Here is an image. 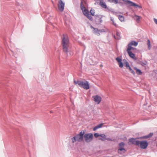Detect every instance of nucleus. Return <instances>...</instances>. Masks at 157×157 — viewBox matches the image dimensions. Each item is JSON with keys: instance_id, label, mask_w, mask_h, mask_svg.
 Returning a JSON list of instances; mask_svg holds the SVG:
<instances>
[{"instance_id": "obj_1", "label": "nucleus", "mask_w": 157, "mask_h": 157, "mask_svg": "<svg viewBox=\"0 0 157 157\" xmlns=\"http://www.w3.org/2000/svg\"><path fill=\"white\" fill-rule=\"evenodd\" d=\"M69 40L67 35L63 34L62 39V45L63 51L67 54L68 52Z\"/></svg>"}, {"instance_id": "obj_2", "label": "nucleus", "mask_w": 157, "mask_h": 157, "mask_svg": "<svg viewBox=\"0 0 157 157\" xmlns=\"http://www.w3.org/2000/svg\"><path fill=\"white\" fill-rule=\"evenodd\" d=\"M85 132L84 131H81L79 134L76 135L71 138L73 143L76 141L80 142L82 141L84 139V135Z\"/></svg>"}, {"instance_id": "obj_3", "label": "nucleus", "mask_w": 157, "mask_h": 157, "mask_svg": "<svg viewBox=\"0 0 157 157\" xmlns=\"http://www.w3.org/2000/svg\"><path fill=\"white\" fill-rule=\"evenodd\" d=\"M74 82L75 85L78 84L80 87L86 90L90 88L89 82L87 81H86L85 82H84L82 81H76L75 80H74Z\"/></svg>"}, {"instance_id": "obj_4", "label": "nucleus", "mask_w": 157, "mask_h": 157, "mask_svg": "<svg viewBox=\"0 0 157 157\" xmlns=\"http://www.w3.org/2000/svg\"><path fill=\"white\" fill-rule=\"evenodd\" d=\"M81 8L82 11V12L86 16L87 15H89V10L86 9L85 6H84V4L86 5V1L84 0H81Z\"/></svg>"}, {"instance_id": "obj_5", "label": "nucleus", "mask_w": 157, "mask_h": 157, "mask_svg": "<svg viewBox=\"0 0 157 157\" xmlns=\"http://www.w3.org/2000/svg\"><path fill=\"white\" fill-rule=\"evenodd\" d=\"M85 140L86 143L90 142L93 139V135L91 133H86L84 135Z\"/></svg>"}, {"instance_id": "obj_6", "label": "nucleus", "mask_w": 157, "mask_h": 157, "mask_svg": "<svg viewBox=\"0 0 157 157\" xmlns=\"http://www.w3.org/2000/svg\"><path fill=\"white\" fill-rule=\"evenodd\" d=\"M124 143L123 142H121L119 144V148L118 150V151L119 154H124L126 151V150L124 148Z\"/></svg>"}, {"instance_id": "obj_7", "label": "nucleus", "mask_w": 157, "mask_h": 157, "mask_svg": "<svg viewBox=\"0 0 157 157\" xmlns=\"http://www.w3.org/2000/svg\"><path fill=\"white\" fill-rule=\"evenodd\" d=\"M103 16L100 15H95L94 21L96 24L97 25H99L102 22V18Z\"/></svg>"}, {"instance_id": "obj_8", "label": "nucleus", "mask_w": 157, "mask_h": 157, "mask_svg": "<svg viewBox=\"0 0 157 157\" xmlns=\"http://www.w3.org/2000/svg\"><path fill=\"white\" fill-rule=\"evenodd\" d=\"M123 1L125 2H126V4L129 5L130 6H134L135 7H138L139 8H141L142 6H139V5L136 4L128 0H123Z\"/></svg>"}, {"instance_id": "obj_9", "label": "nucleus", "mask_w": 157, "mask_h": 157, "mask_svg": "<svg viewBox=\"0 0 157 157\" xmlns=\"http://www.w3.org/2000/svg\"><path fill=\"white\" fill-rule=\"evenodd\" d=\"M148 145V143L146 140L140 141L139 146H140L141 148L145 149L147 148Z\"/></svg>"}, {"instance_id": "obj_10", "label": "nucleus", "mask_w": 157, "mask_h": 157, "mask_svg": "<svg viewBox=\"0 0 157 157\" xmlns=\"http://www.w3.org/2000/svg\"><path fill=\"white\" fill-rule=\"evenodd\" d=\"M65 3L62 0H59L58 5V9L61 12H62L64 8Z\"/></svg>"}, {"instance_id": "obj_11", "label": "nucleus", "mask_w": 157, "mask_h": 157, "mask_svg": "<svg viewBox=\"0 0 157 157\" xmlns=\"http://www.w3.org/2000/svg\"><path fill=\"white\" fill-rule=\"evenodd\" d=\"M137 139L134 138H131L129 139V141L130 142L132 143V144H135L139 146V144L140 141L136 140Z\"/></svg>"}, {"instance_id": "obj_12", "label": "nucleus", "mask_w": 157, "mask_h": 157, "mask_svg": "<svg viewBox=\"0 0 157 157\" xmlns=\"http://www.w3.org/2000/svg\"><path fill=\"white\" fill-rule=\"evenodd\" d=\"M93 97L94 98V101L98 104H99L100 102L101 98L99 95H97L95 96H93Z\"/></svg>"}, {"instance_id": "obj_13", "label": "nucleus", "mask_w": 157, "mask_h": 157, "mask_svg": "<svg viewBox=\"0 0 157 157\" xmlns=\"http://www.w3.org/2000/svg\"><path fill=\"white\" fill-rule=\"evenodd\" d=\"M90 27L94 30L93 33H94L96 34L98 36L100 35V33H99V30L97 28H96L93 27L91 25L90 26Z\"/></svg>"}, {"instance_id": "obj_14", "label": "nucleus", "mask_w": 157, "mask_h": 157, "mask_svg": "<svg viewBox=\"0 0 157 157\" xmlns=\"http://www.w3.org/2000/svg\"><path fill=\"white\" fill-rule=\"evenodd\" d=\"M128 52V55H129V56L130 57H131L135 59H136V58L135 57V54L132 53V52H131V51L128 52Z\"/></svg>"}, {"instance_id": "obj_15", "label": "nucleus", "mask_w": 157, "mask_h": 157, "mask_svg": "<svg viewBox=\"0 0 157 157\" xmlns=\"http://www.w3.org/2000/svg\"><path fill=\"white\" fill-rule=\"evenodd\" d=\"M113 36L115 39L117 40H120L121 38L120 33L119 32H117L116 36L114 35Z\"/></svg>"}, {"instance_id": "obj_16", "label": "nucleus", "mask_w": 157, "mask_h": 157, "mask_svg": "<svg viewBox=\"0 0 157 157\" xmlns=\"http://www.w3.org/2000/svg\"><path fill=\"white\" fill-rule=\"evenodd\" d=\"M100 136L101 138H99V140H101L102 141H105L106 140V136L104 134H100Z\"/></svg>"}, {"instance_id": "obj_17", "label": "nucleus", "mask_w": 157, "mask_h": 157, "mask_svg": "<svg viewBox=\"0 0 157 157\" xmlns=\"http://www.w3.org/2000/svg\"><path fill=\"white\" fill-rule=\"evenodd\" d=\"M100 4L102 7L105 9H106L107 8V5L105 3L103 2V1H100Z\"/></svg>"}, {"instance_id": "obj_18", "label": "nucleus", "mask_w": 157, "mask_h": 157, "mask_svg": "<svg viewBox=\"0 0 157 157\" xmlns=\"http://www.w3.org/2000/svg\"><path fill=\"white\" fill-rule=\"evenodd\" d=\"M132 44H131L130 43L128 44V48L127 50V52H130L131 49H133V48L132 47Z\"/></svg>"}, {"instance_id": "obj_19", "label": "nucleus", "mask_w": 157, "mask_h": 157, "mask_svg": "<svg viewBox=\"0 0 157 157\" xmlns=\"http://www.w3.org/2000/svg\"><path fill=\"white\" fill-rule=\"evenodd\" d=\"M135 70L136 71V73H137L139 75H140L142 74V72L141 70L139 69H137V68L135 67Z\"/></svg>"}, {"instance_id": "obj_20", "label": "nucleus", "mask_w": 157, "mask_h": 157, "mask_svg": "<svg viewBox=\"0 0 157 157\" xmlns=\"http://www.w3.org/2000/svg\"><path fill=\"white\" fill-rule=\"evenodd\" d=\"M124 61H125L124 62L125 64V66L127 68H128L130 67L128 62L125 59L123 60Z\"/></svg>"}, {"instance_id": "obj_21", "label": "nucleus", "mask_w": 157, "mask_h": 157, "mask_svg": "<svg viewBox=\"0 0 157 157\" xmlns=\"http://www.w3.org/2000/svg\"><path fill=\"white\" fill-rule=\"evenodd\" d=\"M118 18L119 20L123 22L124 21V17L122 15H119L118 16Z\"/></svg>"}, {"instance_id": "obj_22", "label": "nucleus", "mask_w": 157, "mask_h": 157, "mask_svg": "<svg viewBox=\"0 0 157 157\" xmlns=\"http://www.w3.org/2000/svg\"><path fill=\"white\" fill-rule=\"evenodd\" d=\"M110 3H114L115 4H117L118 3V0H107Z\"/></svg>"}, {"instance_id": "obj_23", "label": "nucleus", "mask_w": 157, "mask_h": 157, "mask_svg": "<svg viewBox=\"0 0 157 157\" xmlns=\"http://www.w3.org/2000/svg\"><path fill=\"white\" fill-rule=\"evenodd\" d=\"M147 44L148 45V48L149 50H150L151 48V45L150 44V40L149 39H148Z\"/></svg>"}, {"instance_id": "obj_24", "label": "nucleus", "mask_w": 157, "mask_h": 157, "mask_svg": "<svg viewBox=\"0 0 157 157\" xmlns=\"http://www.w3.org/2000/svg\"><path fill=\"white\" fill-rule=\"evenodd\" d=\"M132 45H134L135 46L137 45L138 43L135 41H132L130 42Z\"/></svg>"}, {"instance_id": "obj_25", "label": "nucleus", "mask_w": 157, "mask_h": 157, "mask_svg": "<svg viewBox=\"0 0 157 157\" xmlns=\"http://www.w3.org/2000/svg\"><path fill=\"white\" fill-rule=\"evenodd\" d=\"M153 135V133H150L149 134L145 136V137L146 138H148L151 137Z\"/></svg>"}, {"instance_id": "obj_26", "label": "nucleus", "mask_w": 157, "mask_h": 157, "mask_svg": "<svg viewBox=\"0 0 157 157\" xmlns=\"http://www.w3.org/2000/svg\"><path fill=\"white\" fill-rule=\"evenodd\" d=\"M135 16L136 17V21L139 22L140 21L141 17L137 15H135Z\"/></svg>"}, {"instance_id": "obj_27", "label": "nucleus", "mask_w": 157, "mask_h": 157, "mask_svg": "<svg viewBox=\"0 0 157 157\" xmlns=\"http://www.w3.org/2000/svg\"><path fill=\"white\" fill-rule=\"evenodd\" d=\"M147 62L146 61H144V62L140 61V64L142 66H144L146 65Z\"/></svg>"}, {"instance_id": "obj_28", "label": "nucleus", "mask_w": 157, "mask_h": 157, "mask_svg": "<svg viewBox=\"0 0 157 157\" xmlns=\"http://www.w3.org/2000/svg\"><path fill=\"white\" fill-rule=\"evenodd\" d=\"M90 20L92 21L93 20V17L89 14V15H87L86 16Z\"/></svg>"}, {"instance_id": "obj_29", "label": "nucleus", "mask_w": 157, "mask_h": 157, "mask_svg": "<svg viewBox=\"0 0 157 157\" xmlns=\"http://www.w3.org/2000/svg\"><path fill=\"white\" fill-rule=\"evenodd\" d=\"M129 70V71L132 73L134 75H135V73L134 71L131 68V67H129L128 68Z\"/></svg>"}, {"instance_id": "obj_30", "label": "nucleus", "mask_w": 157, "mask_h": 157, "mask_svg": "<svg viewBox=\"0 0 157 157\" xmlns=\"http://www.w3.org/2000/svg\"><path fill=\"white\" fill-rule=\"evenodd\" d=\"M90 13L91 14L92 16H94V10L91 9L90 10Z\"/></svg>"}, {"instance_id": "obj_31", "label": "nucleus", "mask_w": 157, "mask_h": 157, "mask_svg": "<svg viewBox=\"0 0 157 157\" xmlns=\"http://www.w3.org/2000/svg\"><path fill=\"white\" fill-rule=\"evenodd\" d=\"M116 59L118 63L122 61V59L118 57H117Z\"/></svg>"}, {"instance_id": "obj_32", "label": "nucleus", "mask_w": 157, "mask_h": 157, "mask_svg": "<svg viewBox=\"0 0 157 157\" xmlns=\"http://www.w3.org/2000/svg\"><path fill=\"white\" fill-rule=\"evenodd\" d=\"M111 21H112V22H113V24L116 27H117V24L115 23V22H114V20H113V19L111 17Z\"/></svg>"}, {"instance_id": "obj_33", "label": "nucleus", "mask_w": 157, "mask_h": 157, "mask_svg": "<svg viewBox=\"0 0 157 157\" xmlns=\"http://www.w3.org/2000/svg\"><path fill=\"white\" fill-rule=\"evenodd\" d=\"M94 136L95 138H97L100 136V134L98 133H96L94 134Z\"/></svg>"}, {"instance_id": "obj_34", "label": "nucleus", "mask_w": 157, "mask_h": 157, "mask_svg": "<svg viewBox=\"0 0 157 157\" xmlns=\"http://www.w3.org/2000/svg\"><path fill=\"white\" fill-rule=\"evenodd\" d=\"M118 64H119V67H123V63L121 62L118 63Z\"/></svg>"}, {"instance_id": "obj_35", "label": "nucleus", "mask_w": 157, "mask_h": 157, "mask_svg": "<svg viewBox=\"0 0 157 157\" xmlns=\"http://www.w3.org/2000/svg\"><path fill=\"white\" fill-rule=\"evenodd\" d=\"M106 140L109 141H113L114 140H113L112 138H106Z\"/></svg>"}, {"instance_id": "obj_36", "label": "nucleus", "mask_w": 157, "mask_h": 157, "mask_svg": "<svg viewBox=\"0 0 157 157\" xmlns=\"http://www.w3.org/2000/svg\"><path fill=\"white\" fill-rule=\"evenodd\" d=\"M98 128H99L98 126V125H97L94 128L93 130L94 131H95Z\"/></svg>"}, {"instance_id": "obj_37", "label": "nucleus", "mask_w": 157, "mask_h": 157, "mask_svg": "<svg viewBox=\"0 0 157 157\" xmlns=\"http://www.w3.org/2000/svg\"><path fill=\"white\" fill-rule=\"evenodd\" d=\"M98 128H99L98 126V125H97L94 128L93 130L94 131H95Z\"/></svg>"}, {"instance_id": "obj_38", "label": "nucleus", "mask_w": 157, "mask_h": 157, "mask_svg": "<svg viewBox=\"0 0 157 157\" xmlns=\"http://www.w3.org/2000/svg\"><path fill=\"white\" fill-rule=\"evenodd\" d=\"M98 128H99L98 126V125H97L94 128L93 130L94 131H95Z\"/></svg>"}, {"instance_id": "obj_39", "label": "nucleus", "mask_w": 157, "mask_h": 157, "mask_svg": "<svg viewBox=\"0 0 157 157\" xmlns=\"http://www.w3.org/2000/svg\"><path fill=\"white\" fill-rule=\"evenodd\" d=\"M103 125V124L101 123L98 125V126L99 128H101L102 127V126Z\"/></svg>"}, {"instance_id": "obj_40", "label": "nucleus", "mask_w": 157, "mask_h": 157, "mask_svg": "<svg viewBox=\"0 0 157 157\" xmlns=\"http://www.w3.org/2000/svg\"><path fill=\"white\" fill-rule=\"evenodd\" d=\"M154 20L155 23L157 25V19L156 18H154Z\"/></svg>"}, {"instance_id": "obj_41", "label": "nucleus", "mask_w": 157, "mask_h": 157, "mask_svg": "<svg viewBox=\"0 0 157 157\" xmlns=\"http://www.w3.org/2000/svg\"><path fill=\"white\" fill-rule=\"evenodd\" d=\"M99 32H105V30L104 29H102L101 30H99Z\"/></svg>"}]
</instances>
